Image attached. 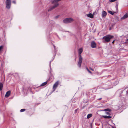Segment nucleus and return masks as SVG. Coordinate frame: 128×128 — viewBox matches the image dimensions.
Instances as JSON below:
<instances>
[{
	"label": "nucleus",
	"mask_w": 128,
	"mask_h": 128,
	"mask_svg": "<svg viewBox=\"0 0 128 128\" xmlns=\"http://www.w3.org/2000/svg\"><path fill=\"white\" fill-rule=\"evenodd\" d=\"M113 36L108 35L104 36L103 39H104L106 42H109L110 40L113 38Z\"/></svg>",
	"instance_id": "nucleus-2"
},
{
	"label": "nucleus",
	"mask_w": 128,
	"mask_h": 128,
	"mask_svg": "<svg viewBox=\"0 0 128 128\" xmlns=\"http://www.w3.org/2000/svg\"><path fill=\"white\" fill-rule=\"evenodd\" d=\"M90 69V70H92V71H94V70H93V69H92V68H91Z\"/></svg>",
	"instance_id": "nucleus-26"
},
{
	"label": "nucleus",
	"mask_w": 128,
	"mask_h": 128,
	"mask_svg": "<svg viewBox=\"0 0 128 128\" xmlns=\"http://www.w3.org/2000/svg\"><path fill=\"white\" fill-rule=\"evenodd\" d=\"M87 70L88 71V72H89L91 74L92 73L87 68Z\"/></svg>",
	"instance_id": "nucleus-22"
},
{
	"label": "nucleus",
	"mask_w": 128,
	"mask_h": 128,
	"mask_svg": "<svg viewBox=\"0 0 128 128\" xmlns=\"http://www.w3.org/2000/svg\"><path fill=\"white\" fill-rule=\"evenodd\" d=\"M128 17V14H125L121 18V19L123 20Z\"/></svg>",
	"instance_id": "nucleus-10"
},
{
	"label": "nucleus",
	"mask_w": 128,
	"mask_h": 128,
	"mask_svg": "<svg viewBox=\"0 0 128 128\" xmlns=\"http://www.w3.org/2000/svg\"><path fill=\"white\" fill-rule=\"evenodd\" d=\"M82 60V58L81 56V55H80V56H79V60L78 63V65L80 67L81 66Z\"/></svg>",
	"instance_id": "nucleus-4"
},
{
	"label": "nucleus",
	"mask_w": 128,
	"mask_h": 128,
	"mask_svg": "<svg viewBox=\"0 0 128 128\" xmlns=\"http://www.w3.org/2000/svg\"><path fill=\"white\" fill-rule=\"evenodd\" d=\"M111 110L109 108H106V109H104L103 110V111H105V112H110L111 111Z\"/></svg>",
	"instance_id": "nucleus-13"
},
{
	"label": "nucleus",
	"mask_w": 128,
	"mask_h": 128,
	"mask_svg": "<svg viewBox=\"0 0 128 128\" xmlns=\"http://www.w3.org/2000/svg\"><path fill=\"white\" fill-rule=\"evenodd\" d=\"M3 46H0V51L3 48Z\"/></svg>",
	"instance_id": "nucleus-20"
},
{
	"label": "nucleus",
	"mask_w": 128,
	"mask_h": 128,
	"mask_svg": "<svg viewBox=\"0 0 128 128\" xmlns=\"http://www.w3.org/2000/svg\"><path fill=\"white\" fill-rule=\"evenodd\" d=\"M11 6L10 0H6V8L9 9L10 8Z\"/></svg>",
	"instance_id": "nucleus-3"
},
{
	"label": "nucleus",
	"mask_w": 128,
	"mask_h": 128,
	"mask_svg": "<svg viewBox=\"0 0 128 128\" xmlns=\"http://www.w3.org/2000/svg\"><path fill=\"white\" fill-rule=\"evenodd\" d=\"M108 12L110 14H111L112 15H113L114 14V12H112L110 10H108Z\"/></svg>",
	"instance_id": "nucleus-17"
},
{
	"label": "nucleus",
	"mask_w": 128,
	"mask_h": 128,
	"mask_svg": "<svg viewBox=\"0 0 128 128\" xmlns=\"http://www.w3.org/2000/svg\"><path fill=\"white\" fill-rule=\"evenodd\" d=\"M115 41V40H114L112 42V43L114 44V42Z\"/></svg>",
	"instance_id": "nucleus-25"
},
{
	"label": "nucleus",
	"mask_w": 128,
	"mask_h": 128,
	"mask_svg": "<svg viewBox=\"0 0 128 128\" xmlns=\"http://www.w3.org/2000/svg\"><path fill=\"white\" fill-rule=\"evenodd\" d=\"M83 51V49L82 48H80L78 50V54H79V56H80V55H81V54L82 53Z\"/></svg>",
	"instance_id": "nucleus-9"
},
{
	"label": "nucleus",
	"mask_w": 128,
	"mask_h": 128,
	"mask_svg": "<svg viewBox=\"0 0 128 128\" xmlns=\"http://www.w3.org/2000/svg\"><path fill=\"white\" fill-rule=\"evenodd\" d=\"M106 14L107 13L106 12L104 11H102V17H105L106 16Z\"/></svg>",
	"instance_id": "nucleus-7"
},
{
	"label": "nucleus",
	"mask_w": 128,
	"mask_h": 128,
	"mask_svg": "<svg viewBox=\"0 0 128 128\" xmlns=\"http://www.w3.org/2000/svg\"><path fill=\"white\" fill-rule=\"evenodd\" d=\"M54 46V48H55V46Z\"/></svg>",
	"instance_id": "nucleus-29"
},
{
	"label": "nucleus",
	"mask_w": 128,
	"mask_h": 128,
	"mask_svg": "<svg viewBox=\"0 0 128 128\" xmlns=\"http://www.w3.org/2000/svg\"><path fill=\"white\" fill-rule=\"evenodd\" d=\"M87 16L88 17L90 18H93L94 17V16L93 14L91 13L87 15Z\"/></svg>",
	"instance_id": "nucleus-11"
},
{
	"label": "nucleus",
	"mask_w": 128,
	"mask_h": 128,
	"mask_svg": "<svg viewBox=\"0 0 128 128\" xmlns=\"http://www.w3.org/2000/svg\"><path fill=\"white\" fill-rule=\"evenodd\" d=\"M47 82H44L42 83L41 85V86H44L45 85H46L47 84Z\"/></svg>",
	"instance_id": "nucleus-16"
},
{
	"label": "nucleus",
	"mask_w": 128,
	"mask_h": 128,
	"mask_svg": "<svg viewBox=\"0 0 128 128\" xmlns=\"http://www.w3.org/2000/svg\"><path fill=\"white\" fill-rule=\"evenodd\" d=\"M116 0H110V1L112 2H114Z\"/></svg>",
	"instance_id": "nucleus-21"
},
{
	"label": "nucleus",
	"mask_w": 128,
	"mask_h": 128,
	"mask_svg": "<svg viewBox=\"0 0 128 128\" xmlns=\"http://www.w3.org/2000/svg\"><path fill=\"white\" fill-rule=\"evenodd\" d=\"M102 116L105 118L110 119L112 118L111 116Z\"/></svg>",
	"instance_id": "nucleus-12"
},
{
	"label": "nucleus",
	"mask_w": 128,
	"mask_h": 128,
	"mask_svg": "<svg viewBox=\"0 0 128 128\" xmlns=\"http://www.w3.org/2000/svg\"><path fill=\"white\" fill-rule=\"evenodd\" d=\"M12 2L14 4H16V2L15 1H13Z\"/></svg>",
	"instance_id": "nucleus-23"
},
{
	"label": "nucleus",
	"mask_w": 128,
	"mask_h": 128,
	"mask_svg": "<svg viewBox=\"0 0 128 128\" xmlns=\"http://www.w3.org/2000/svg\"><path fill=\"white\" fill-rule=\"evenodd\" d=\"M100 99H101V98H100V99H99V100H100Z\"/></svg>",
	"instance_id": "nucleus-28"
},
{
	"label": "nucleus",
	"mask_w": 128,
	"mask_h": 128,
	"mask_svg": "<svg viewBox=\"0 0 128 128\" xmlns=\"http://www.w3.org/2000/svg\"><path fill=\"white\" fill-rule=\"evenodd\" d=\"M105 114H106L108 115L109 116H110V113L109 112H105Z\"/></svg>",
	"instance_id": "nucleus-18"
},
{
	"label": "nucleus",
	"mask_w": 128,
	"mask_h": 128,
	"mask_svg": "<svg viewBox=\"0 0 128 128\" xmlns=\"http://www.w3.org/2000/svg\"><path fill=\"white\" fill-rule=\"evenodd\" d=\"M74 21V20L71 18H66L64 19L63 21V22L64 23L68 24L71 23Z\"/></svg>",
	"instance_id": "nucleus-1"
},
{
	"label": "nucleus",
	"mask_w": 128,
	"mask_h": 128,
	"mask_svg": "<svg viewBox=\"0 0 128 128\" xmlns=\"http://www.w3.org/2000/svg\"><path fill=\"white\" fill-rule=\"evenodd\" d=\"M77 109L76 110H75V113H76V112H77Z\"/></svg>",
	"instance_id": "nucleus-24"
},
{
	"label": "nucleus",
	"mask_w": 128,
	"mask_h": 128,
	"mask_svg": "<svg viewBox=\"0 0 128 128\" xmlns=\"http://www.w3.org/2000/svg\"><path fill=\"white\" fill-rule=\"evenodd\" d=\"M25 110V109H22L20 110V112H24Z\"/></svg>",
	"instance_id": "nucleus-19"
},
{
	"label": "nucleus",
	"mask_w": 128,
	"mask_h": 128,
	"mask_svg": "<svg viewBox=\"0 0 128 128\" xmlns=\"http://www.w3.org/2000/svg\"><path fill=\"white\" fill-rule=\"evenodd\" d=\"M3 87V85L2 83H0V90H2Z\"/></svg>",
	"instance_id": "nucleus-14"
},
{
	"label": "nucleus",
	"mask_w": 128,
	"mask_h": 128,
	"mask_svg": "<svg viewBox=\"0 0 128 128\" xmlns=\"http://www.w3.org/2000/svg\"><path fill=\"white\" fill-rule=\"evenodd\" d=\"M59 16H56V17L57 18H58Z\"/></svg>",
	"instance_id": "nucleus-27"
},
{
	"label": "nucleus",
	"mask_w": 128,
	"mask_h": 128,
	"mask_svg": "<svg viewBox=\"0 0 128 128\" xmlns=\"http://www.w3.org/2000/svg\"><path fill=\"white\" fill-rule=\"evenodd\" d=\"M127 40H128V39Z\"/></svg>",
	"instance_id": "nucleus-30"
},
{
	"label": "nucleus",
	"mask_w": 128,
	"mask_h": 128,
	"mask_svg": "<svg viewBox=\"0 0 128 128\" xmlns=\"http://www.w3.org/2000/svg\"><path fill=\"white\" fill-rule=\"evenodd\" d=\"M91 46L92 48H94L96 47V44L94 41H93L91 42Z\"/></svg>",
	"instance_id": "nucleus-6"
},
{
	"label": "nucleus",
	"mask_w": 128,
	"mask_h": 128,
	"mask_svg": "<svg viewBox=\"0 0 128 128\" xmlns=\"http://www.w3.org/2000/svg\"><path fill=\"white\" fill-rule=\"evenodd\" d=\"M92 114H88L87 116V118L88 119L90 118L92 116Z\"/></svg>",
	"instance_id": "nucleus-15"
},
{
	"label": "nucleus",
	"mask_w": 128,
	"mask_h": 128,
	"mask_svg": "<svg viewBox=\"0 0 128 128\" xmlns=\"http://www.w3.org/2000/svg\"><path fill=\"white\" fill-rule=\"evenodd\" d=\"M59 81H57L55 82V83L54 85L53 88L54 90L57 87L58 85L59 84Z\"/></svg>",
	"instance_id": "nucleus-5"
},
{
	"label": "nucleus",
	"mask_w": 128,
	"mask_h": 128,
	"mask_svg": "<svg viewBox=\"0 0 128 128\" xmlns=\"http://www.w3.org/2000/svg\"><path fill=\"white\" fill-rule=\"evenodd\" d=\"M10 91H8L6 93V94L5 95V97L6 98L8 97L10 95Z\"/></svg>",
	"instance_id": "nucleus-8"
}]
</instances>
